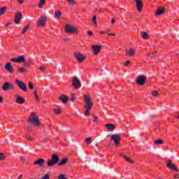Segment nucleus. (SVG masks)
Returning <instances> with one entry per match:
<instances>
[{
  "instance_id": "nucleus-1",
  "label": "nucleus",
  "mask_w": 179,
  "mask_h": 179,
  "mask_svg": "<svg viewBox=\"0 0 179 179\" xmlns=\"http://www.w3.org/2000/svg\"><path fill=\"white\" fill-rule=\"evenodd\" d=\"M84 101L85 103V115L89 116L90 115V112L89 111L90 108L93 107V102L90 100L92 95L90 94H84Z\"/></svg>"
},
{
  "instance_id": "nucleus-2",
  "label": "nucleus",
  "mask_w": 179,
  "mask_h": 179,
  "mask_svg": "<svg viewBox=\"0 0 179 179\" xmlns=\"http://www.w3.org/2000/svg\"><path fill=\"white\" fill-rule=\"evenodd\" d=\"M28 122L32 124V125H34L37 128L41 127V122H40V119H38V113L36 112L31 113L30 115L28 117Z\"/></svg>"
},
{
  "instance_id": "nucleus-3",
  "label": "nucleus",
  "mask_w": 179,
  "mask_h": 179,
  "mask_svg": "<svg viewBox=\"0 0 179 179\" xmlns=\"http://www.w3.org/2000/svg\"><path fill=\"white\" fill-rule=\"evenodd\" d=\"M65 31L67 34H78L79 33V29L71 24H66Z\"/></svg>"
},
{
  "instance_id": "nucleus-4",
  "label": "nucleus",
  "mask_w": 179,
  "mask_h": 179,
  "mask_svg": "<svg viewBox=\"0 0 179 179\" xmlns=\"http://www.w3.org/2000/svg\"><path fill=\"white\" fill-rule=\"evenodd\" d=\"M59 162V157L57 155H53L52 159H49L47 162L48 167H54L55 164Z\"/></svg>"
},
{
  "instance_id": "nucleus-5",
  "label": "nucleus",
  "mask_w": 179,
  "mask_h": 179,
  "mask_svg": "<svg viewBox=\"0 0 179 179\" xmlns=\"http://www.w3.org/2000/svg\"><path fill=\"white\" fill-rule=\"evenodd\" d=\"M3 92H9V90H15V85L10 83H4L1 87Z\"/></svg>"
},
{
  "instance_id": "nucleus-6",
  "label": "nucleus",
  "mask_w": 179,
  "mask_h": 179,
  "mask_svg": "<svg viewBox=\"0 0 179 179\" xmlns=\"http://www.w3.org/2000/svg\"><path fill=\"white\" fill-rule=\"evenodd\" d=\"M47 24V16H41L36 22V26L38 27H44Z\"/></svg>"
},
{
  "instance_id": "nucleus-7",
  "label": "nucleus",
  "mask_w": 179,
  "mask_h": 179,
  "mask_svg": "<svg viewBox=\"0 0 179 179\" xmlns=\"http://www.w3.org/2000/svg\"><path fill=\"white\" fill-rule=\"evenodd\" d=\"M74 57H75L76 59H77L78 62H79L80 64L81 62H83V61H85V59H86V56L80 52H76L74 53Z\"/></svg>"
},
{
  "instance_id": "nucleus-8",
  "label": "nucleus",
  "mask_w": 179,
  "mask_h": 179,
  "mask_svg": "<svg viewBox=\"0 0 179 179\" xmlns=\"http://www.w3.org/2000/svg\"><path fill=\"white\" fill-rule=\"evenodd\" d=\"M137 85H139V86H143L145 83H146V76L142 75L137 77L136 80Z\"/></svg>"
},
{
  "instance_id": "nucleus-9",
  "label": "nucleus",
  "mask_w": 179,
  "mask_h": 179,
  "mask_svg": "<svg viewBox=\"0 0 179 179\" xmlns=\"http://www.w3.org/2000/svg\"><path fill=\"white\" fill-rule=\"evenodd\" d=\"M121 140V138L120 137V135L115 134L111 136L110 141H113L114 142V145L116 147L120 146V141Z\"/></svg>"
},
{
  "instance_id": "nucleus-10",
  "label": "nucleus",
  "mask_w": 179,
  "mask_h": 179,
  "mask_svg": "<svg viewBox=\"0 0 179 179\" xmlns=\"http://www.w3.org/2000/svg\"><path fill=\"white\" fill-rule=\"evenodd\" d=\"M15 83L17 85V86L22 90V92H27V87L26 86V84L23 83L20 80H15Z\"/></svg>"
},
{
  "instance_id": "nucleus-11",
  "label": "nucleus",
  "mask_w": 179,
  "mask_h": 179,
  "mask_svg": "<svg viewBox=\"0 0 179 179\" xmlns=\"http://www.w3.org/2000/svg\"><path fill=\"white\" fill-rule=\"evenodd\" d=\"M73 86H74L76 89H80L82 87V83H80V80L78 77L73 78Z\"/></svg>"
},
{
  "instance_id": "nucleus-12",
  "label": "nucleus",
  "mask_w": 179,
  "mask_h": 179,
  "mask_svg": "<svg viewBox=\"0 0 179 179\" xmlns=\"http://www.w3.org/2000/svg\"><path fill=\"white\" fill-rule=\"evenodd\" d=\"M10 62H15L16 64H22L24 62V56L21 55L19 56L17 58H11L10 59Z\"/></svg>"
},
{
  "instance_id": "nucleus-13",
  "label": "nucleus",
  "mask_w": 179,
  "mask_h": 179,
  "mask_svg": "<svg viewBox=\"0 0 179 179\" xmlns=\"http://www.w3.org/2000/svg\"><path fill=\"white\" fill-rule=\"evenodd\" d=\"M136 8L138 12H142V8H143V1L142 0H135Z\"/></svg>"
},
{
  "instance_id": "nucleus-14",
  "label": "nucleus",
  "mask_w": 179,
  "mask_h": 179,
  "mask_svg": "<svg viewBox=\"0 0 179 179\" xmlns=\"http://www.w3.org/2000/svg\"><path fill=\"white\" fill-rule=\"evenodd\" d=\"M126 55L127 57H134L135 54H136V51L134 48H130L129 49L125 50Z\"/></svg>"
},
{
  "instance_id": "nucleus-15",
  "label": "nucleus",
  "mask_w": 179,
  "mask_h": 179,
  "mask_svg": "<svg viewBox=\"0 0 179 179\" xmlns=\"http://www.w3.org/2000/svg\"><path fill=\"white\" fill-rule=\"evenodd\" d=\"M4 69H6L7 72H9V73H13L15 72V70H13V66H12V64H10V62H7L6 64Z\"/></svg>"
},
{
  "instance_id": "nucleus-16",
  "label": "nucleus",
  "mask_w": 179,
  "mask_h": 179,
  "mask_svg": "<svg viewBox=\"0 0 179 179\" xmlns=\"http://www.w3.org/2000/svg\"><path fill=\"white\" fill-rule=\"evenodd\" d=\"M45 161L43 158H39L34 162V166H38V167H44Z\"/></svg>"
},
{
  "instance_id": "nucleus-17",
  "label": "nucleus",
  "mask_w": 179,
  "mask_h": 179,
  "mask_svg": "<svg viewBox=\"0 0 179 179\" xmlns=\"http://www.w3.org/2000/svg\"><path fill=\"white\" fill-rule=\"evenodd\" d=\"M20 20H22V13H16L14 16V23H15V24H19Z\"/></svg>"
},
{
  "instance_id": "nucleus-18",
  "label": "nucleus",
  "mask_w": 179,
  "mask_h": 179,
  "mask_svg": "<svg viewBox=\"0 0 179 179\" xmlns=\"http://www.w3.org/2000/svg\"><path fill=\"white\" fill-rule=\"evenodd\" d=\"M92 50L93 51L94 55H97V54H99V52H100L101 50V46L98 45H94L92 47Z\"/></svg>"
},
{
  "instance_id": "nucleus-19",
  "label": "nucleus",
  "mask_w": 179,
  "mask_h": 179,
  "mask_svg": "<svg viewBox=\"0 0 179 179\" xmlns=\"http://www.w3.org/2000/svg\"><path fill=\"white\" fill-rule=\"evenodd\" d=\"M120 155L122 156V157H123V159H124L125 162L129 163L130 164H134V160H132L131 157L125 155L123 152H120Z\"/></svg>"
},
{
  "instance_id": "nucleus-20",
  "label": "nucleus",
  "mask_w": 179,
  "mask_h": 179,
  "mask_svg": "<svg viewBox=\"0 0 179 179\" xmlns=\"http://www.w3.org/2000/svg\"><path fill=\"white\" fill-rule=\"evenodd\" d=\"M167 167L168 169H170V170H174L175 171H178V169H177V167H176V165L173 164V162L171 161V159L168 160Z\"/></svg>"
},
{
  "instance_id": "nucleus-21",
  "label": "nucleus",
  "mask_w": 179,
  "mask_h": 179,
  "mask_svg": "<svg viewBox=\"0 0 179 179\" xmlns=\"http://www.w3.org/2000/svg\"><path fill=\"white\" fill-rule=\"evenodd\" d=\"M59 100H60L63 104H66L68 100H69V97L65 94H62L59 96Z\"/></svg>"
},
{
  "instance_id": "nucleus-22",
  "label": "nucleus",
  "mask_w": 179,
  "mask_h": 179,
  "mask_svg": "<svg viewBox=\"0 0 179 179\" xmlns=\"http://www.w3.org/2000/svg\"><path fill=\"white\" fill-rule=\"evenodd\" d=\"M15 103H17V104H23L24 103V99L20 96H17Z\"/></svg>"
},
{
  "instance_id": "nucleus-23",
  "label": "nucleus",
  "mask_w": 179,
  "mask_h": 179,
  "mask_svg": "<svg viewBox=\"0 0 179 179\" xmlns=\"http://www.w3.org/2000/svg\"><path fill=\"white\" fill-rule=\"evenodd\" d=\"M164 143V141L162 139H157L154 141V145H156L157 146L159 145H163Z\"/></svg>"
},
{
  "instance_id": "nucleus-24",
  "label": "nucleus",
  "mask_w": 179,
  "mask_h": 179,
  "mask_svg": "<svg viewBox=\"0 0 179 179\" xmlns=\"http://www.w3.org/2000/svg\"><path fill=\"white\" fill-rule=\"evenodd\" d=\"M44 3H45V0H40L38 6L39 9H43V8H44Z\"/></svg>"
},
{
  "instance_id": "nucleus-25",
  "label": "nucleus",
  "mask_w": 179,
  "mask_h": 179,
  "mask_svg": "<svg viewBox=\"0 0 179 179\" xmlns=\"http://www.w3.org/2000/svg\"><path fill=\"white\" fill-rule=\"evenodd\" d=\"M66 163H68V159L64 158L59 162V166H65Z\"/></svg>"
},
{
  "instance_id": "nucleus-26",
  "label": "nucleus",
  "mask_w": 179,
  "mask_h": 179,
  "mask_svg": "<svg viewBox=\"0 0 179 179\" xmlns=\"http://www.w3.org/2000/svg\"><path fill=\"white\" fill-rule=\"evenodd\" d=\"M61 10H57L55 12V19H59L61 17Z\"/></svg>"
},
{
  "instance_id": "nucleus-27",
  "label": "nucleus",
  "mask_w": 179,
  "mask_h": 179,
  "mask_svg": "<svg viewBox=\"0 0 179 179\" xmlns=\"http://www.w3.org/2000/svg\"><path fill=\"white\" fill-rule=\"evenodd\" d=\"M106 128L108 131H113L115 129V126H114V124H106Z\"/></svg>"
},
{
  "instance_id": "nucleus-28",
  "label": "nucleus",
  "mask_w": 179,
  "mask_h": 179,
  "mask_svg": "<svg viewBox=\"0 0 179 179\" xmlns=\"http://www.w3.org/2000/svg\"><path fill=\"white\" fill-rule=\"evenodd\" d=\"M6 7H1L0 8V16H2V15H5V12H6Z\"/></svg>"
},
{
  "instance_id": "nucleus-29",
  "label": "nucleus",
  "mask_w": 179,
  "mask_h": 179,
  "mask_svg": "<svg viewBox=\"0 0 179 179\" xmlns=\"http://www.w3.org/2000/svg\"><path fill=\"white\" fill-rule=\"evenodd\" d=\"M76 94H71V96H70V100L71 101H72V103H75L76 101Z\"/></svg>"
},
{
  "instance_id": "nucleus-30",
  "label": "nucleus",
  "mask_w": 179,
  "mask_h": 179,
  "mask_svg": "<svg viewBox=\"0 0 179 179\" xmlns=\"http://www.w3.org/2000/svg\"><path fill=\"white\" fill-rule=\"evenodd\" d=\"M163 13H164V10L163 9H159L157 10V12L155 13V15H157L158 16H160V15H163Z\"/></svg>"
},
{
  "instance_id": "nucleus-31",
  "label": "nucleus",
  "mask_w": 179,
  "mask_h": 179,
  "mask_svg": "<svg viewBox=\"0 0 179 179\" xmlns=\"http://www.w3.org/2000/svg\"><path fill=\"white\" fill-rule=\"evenodd\" d=\"M27 69L24 67H20L18 69V72H20V73H26Z\"/></svg>"
},
{
  "instance_id": "nucleus-32",
  "label": "nucleus",
  "mask_w": 179,
  "mask_h": 179,
  "mask_svg": "<svg viewBox=\"0 0 179 179\" xmlns=\"http://www.w3.org/2000/svg\"><path fill=\"white\" fill-rule=\"evenodd\" d=\"M92 23L94 24V26H97V16H96V15L93 16Z\"/></svg>"
},
{
  "instance_id": "nucleus-33",
  "label": "nucleus",
  "mask_w": 179,
  "mask_h": 179,
  "mask_svg": "<svg viewBox=\"0 0 179 179\" xmlns=\"http://www.w3.org/2000/svg\"><path fill=\"white\" fill-rule=\"evenodd\" d=\"M29 24L27 25V26H25V27L23 28L22 31V34H25V33L27 31V30H29Z\"/></svg>"
},
{
  "instance_id": "nucleus-34",
  "label": "nucleus",
  "mask_w": 179,
  "mask_h": 179,
  "mask_svg": "<svg viewBox=\"0 0 179 179\" xmlns=\"http://www.w3.org/2000/svg\"><path fill=\"white\" fill-rule=\"evenodd\" d=\"M69 5H76V1L75 0H66Z\"/></svg>"
},
{
  "instance_id": "nucleus-35",
  "label": "nucleus",
  "mask_w": 179,
  "mask_h": 179,
  "mask_svg": "<svg viewBox=\"0 0 179 179\" xmlns=\"http://www.w3.org/2000/svg\"><path fill=\"white\" fill-rule=\"evenodd\" d=\"M141 36L143 37V38H144L145 40H148V33L146 32H142L141 33Z\"/></svg>"
},
{
  "instance_id": "nucleus-36",
  "label": "nucleus",
  "mask_w": 179,
  "mask_h": 179,
  "mask_svg": "<svg viewBox=\"0 0 179 179\" xmlns=\"http://www.w3.org/2000/svg\"><path fill=\"white\" fill-rule=\"evenodd\" d=\"M87 145H90L92 143V137H88L85 139Z\"/></svg>"
},
{
  "instance_id": "nucleus-37",
  "label": "nucleus",
  "mask_w": 179,
  "mask_h": 179,
  "mask_svg": "<svg viewBox=\"0 0 179 179\" xmlns=\"http://www.w3.org/2000/svg\"><path fill=\"white\" fill-rule=\"evenodd\" d=\"M151 94L154 96L155 97L159 96V92L157 91H151L150 92Z\"/></svg>"
},
{
  "instance_id": "nucleus-38",
  "label": "nucleus",
  "mask_w": 179,
  "mask_h": 179,
  "mask_svg": "<svg viewBox=\"0 0 179 179\" xmlns=\"http://www.w3.org/2000/svg\"><path fill=\"white\" fill-rule=\"evenodd\" d=\"M5 154L3 152H0V162H2V160H5Z\"/></svg>"
},
{
  "instance_id": "nucleus-39",
  "label": "nucleus",
  "mask_w": 179,
  "mask_h": 179,
  "mask_svg": "<svg viewBox=\"0 0 179 179\" xmlns=\"http://www.w3.org/2000/svg\"><path fill=\"white\" fill-rule=\"evenodd\" d=\"M28 86H29V88L31 90H33V89H34V85H33V83L31 82H29L28 83Z\"/></svg>"
},
{
  "instance_id": "nucleus-40",
  "label": "nucleus",
  "mask_w": 179,
  "mask_h": 179,
  "mask_svg": "<svg viewBox=\"0 0 179 179\" xmlns=\"http://www.w3.org/2000/svg\"><path fill=\"white\" fill-rule=\"evenodd\" d=\"M20 159L21 160V162H22V163H26V157H24V156H20Z\"/></svg>"
},
{
  "instance_id": "nucleus-41",
  "label": "nucleus",
  "mask_w": 179,
  "mask_h": 179,
  "mask_svg": "<svg viewBox=\"0 0 179 179\" xmlns=\"http://www.w3.org/2000/svg\"><path fill=\"white\" fill-rule=\"evenodd\" d=\"M53 113H55V114H61V110L58 108L54 109Z\"/></svg>"
},
{
  "instance_id": "nucleus-42",
  "label": "nucleus",
  "mask_w": 179,
  "mask_h": 179,
  "mask_svg": "<svg viewBox=\"0 0 179 179\" xmlns=\"http://www.w3.org/2000/svg\"><path fill=\"white\" fill-rule=\"evenodd\" d=\"M25 138L27 139V141H33V138H31V136L29 134L25 135Z\"/></svg>"
},
{
  "instance_id": "nucleus-43",
  "label": "nucleus",
  "mask_w": 179,
  "mask_h": 179,
  "mask_svg": "<svg viewBox=\"0 0 179 179\" xmlns=\"http://www.w3.org/2000/svg\"><path fill=\"white\" fill-rule=\"evenodd\" d=\"M130 64H131V61L127 60V61H126V62L124 63V66H129Z\"/></svg>"
},
{
  "instance_id": "nucleus-44",
  "label": "nucleus",
  "mask_w": 179,
  "mask_h": 179,
  "mask_svg": "<svg viewBox=\"0 0 179 179\" xmlns=\"http://www.w3.org/2000/svg\"><path fill=\"white\" fill-rule=\"evenodd\" d=\"M94 122L95 123V124H98V122H99V117H97V116H94Z\"/></svg>"
},
{
  "instance_id": "nucleus-45",
  "label": "nucleus",
  "mask_w": 179,
  "mask_h": 179,
  "mask_svg": "<svg viewBox=\"0 0 179 179\" xmlns=\"http://www.w3.org/2000/svg\"><path fill=\"white\" fill-rule=\"evenodd\" d=\"M34 97H35L36 101H38V94H37V92L35 91L34 92Z\"/></svg>"
},
{
  "instance_id": "nucleus-46",
  "label": "nucleus",
  "mask_w": 179,
  "mask_h": 179,
  "mask_svg": "<svg viewBox=\"0 0 179 179\" xmlns=\"http://www.w3.org/2000/svg\"><path fill=\"white\" fill-rule=\"evenodd\" d=\"M149 56L150 57V58H153L156 56V52H152L149 54Z\"/></svg>"
},
{
  "instance_id": "nucleus-47",
  "label": "nucleus",
  "mask_w": 179,
  "mask_h": 179,
  "mask_svg": "<svg viewBox=\"0 0 179 179\" xmlns=\"http://www.w3.org/2000/svg\"><path fill=\"white\" fill-rule=\"evenodd\" d=\"M57 179H66V178L65 177V175L61 174L59 176Z\"/></svg>"
},
{
  "instance_id": "nucleus-48",
  "label": "nucleus",
  "mask_w": 179,
  "mask_h": 179,
  "mask_svg": "<svg viewBox=\"0 0 179 179\" xmlns=\"http://www.w3.org/2000/svg\"><path fill=\"white\" fill-rule=\"evenodd\" d=\"M41 179H50V174L47 173Z\"/></svg>"
},
{
  "instance_id": "nucleus-49",
  "label": "nucleus",
  "mask_w": 179,
  "mask_h": 179,
  "mask_svg": "<svg viewBox=\"0 0 179 179\" xmlns=\"http://www.w3.org/2000/svg\"><path fill=\"white\" fill-rule=\"evenodd\" d=\"M109 30L106 29V31H100L99 33L101 34H106V33H108Z\"/></svg>"
},
{
  "instance_id": "nucleus-50",
  "label": "nucleus",
  "mask_w": 179,
  "mask_h": 179,
  "mask_svg": "<svg viewBox=\"0 0 179 179\" xmlns=\"http://www.w3.org/2000/svg\"><path fill=\"white\" fill-rule=\"evenodd\" d=\"M39 69L41 72H44V71L45 70V67L41 66L39 67Z\"/></svg>"
},
{
  "instance_id": "nucleus-51",
  "label": "nucleus",
  "mask_w": 179,
  "mask_h": 179,
  "mask_svg": "<svg viewBox=\"0 0 179 179\" xmlns=\"http://www.w3.org/2000/svg\"><path fill=\"white\" fill-rule=\"evenodd\" d=\"M17 1L18 2V3H20V5H22V3L24 2V0H17Z\"/></svg>"
},
{
  "instance_id": "nucleus-52",
  "label": "nucleus",
  "mask_w": 179,
  "mask_h": 179,
  "mask_svg": "<svg viewBox=\"0 0 179 179\" xmlns=\"http://www.w3.org/2000/svg\"><path fill=\"white\" fill-rule=\"evenodd\" d=\"M110 23L111 24H114V23H115V20L114 18H112L110 20Z\"/></svg>"
},
{
  "instance_id": "nucleus-53",
  "label": "nucleus",
  "mask_w": 179,
  "mask_h": 179,
  "mask_svg": "<svg viewBox=\"0 0 179 179\" xmlns=\"http://www.w3.org/2000/svg\"><path fill=\"white\" fill-rule=\"evenodd\" d=\"M87 34L88 36H93V32L92 31H88Z\"/></svg>"
},
{
  "instance_id": "nucleus-54",
  "label": "nucleus",
  "mask_w": 179,
  "mask_h": 179,
  "mask_svg": "<svg viewBox=\"0 0 179 179\" xmlns=\"http://www.w3.org/2000/svg\"><path fill=\"white\" fill-rule=\"evenodd\" d=\"M63 41H65V42L66 43V42L69 41V38H64L63 39Z\"/></svg>"
},
{
  "instance_id": "nucleus-55",
  "label": "nucleus",
  "mask_w": 179,
  "mask_h": 179,
  "mask_svg": "<svg viewBox=\"0 0 179 179\" xmlns=\"http://www.w3.org/2000/svg\"><path fill=\"white\" fill-rule=\"evenodd\" d=\"M23 178V175L20 174L17 179H22Z\"/></svg>"
},
{
  "instance_id": "nucleus-56",
  "label": "nucleus",
  "mask_w": 179,
  "mask_h": 179,
  "mask_svg": "<svg viewBox=\"0 0 179 179\" xmlns=\"http://www.w3.org/2000/svg\"><path fill=\"white\" fill-rule=\"evenodd\" d=\"M10 24V22H7V23L5 24V27H8Z\"/></svg>"
},
{
  "instance_id": "nucleus-57",
  "label": "nucleus",
  "mask_w": 179,
  "mask_h": 179,
  "mask_svg": "<svg viewBox=\"0 0 179 179\" xmlns=\"http://www.w3.org/2000/svg\"><path fill=\"white\" fill-rule=\"evenodd\" d=\"M3 102V99H2V96H0V103Z\"/></svg>"
},
{
  "instance_id": "nucleus-58",
  "label": "nucleus",
  "mask_w": 179,
  "mask_h": 179,
  "mask_svg": "<svg viewBox=\"0 0 179 179\" xmlns=\"http://www.w3.org/2000/svg\"><path fill=\"white\" fill-rule=\"evenodd\" d=\"M173 178H176V179H178V178H179V176H178V175H175V176H173Z\"/></svg>"
},
{
  "instance_id": "nucleus-59",
  "label": "nucleus",
  "mask_w": 179,
  "mask_h": 179,
  "mask_svg": "<svg viewBox=\"0 0 179 179\" xmlns=\"http://www.w3.org/2000/svg\"><path fill=\"white\" fill-rule=\"evenodd\" d=\"M108 36H113L114 37V36H115V34H109Z\"/></svg>"
},
{
  "instance_id": "nucleus-60",
  "label": "nucleus",
  "mask_w": 179,
  "mask_h": 179,
  "mask_svg": "<svg viewBox=\"0 0 179 179\" xmlns=\"http://www.w3.org/2000/svg\"><path fill=\"white\" fill-rule=\"evenodd\" d=\"M25 65H26V66H29V64H26Z\"/></svg>"
},
{
  "instance_id": "nucleus-61",
  "label": "nucleus",
  "mask_w": 179,
  "mask_h": 179,
  "mask_svg": "<svg viewBox=\"0 0 179 179\" xmlns=\"http://www.w3.org/2000/svg\"><path fill=\"white\" fill-rule=\"evenodd\" d=\"M95 146H96V147H97V146H98V145H97V144H96V145H95Z\"/></svg>"
},
{
  "instance_id": "nucleus-62",
  "label": "nucleus",
  "mask_w": 179,
  "mask_h": 179,
  "mask_svg": "<svg viewBox=\"0 0 179 179\" xmlns=\"http://www.w3.org/2000/svg\"><path fill=\"white\" fill-rule=\"evenodd\" d=\"M0 33H1V30H0Z\"/></svg>"
},
{
  "instance_id": "nucleus-63",
  "label": "nucleus",
  "mask_w": 179,
  "mask_h": 179,
  "mask_svg": "<svg viewBox=\"0 0 179 179\" xmlns=\"http://www.w3.org/2000/svg\"><path fill=\"white\" fill-rule=\"evenodd\" d=\"M0 66H1V64H0Z\"/></svg>"
}]
</instances>
